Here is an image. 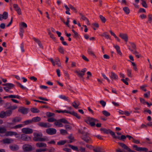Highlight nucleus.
Returning a JSON list of instances; mask_svg holds the SVG:
<instances>
[{
	"instance_id": "4be33fe9",
	"label": "nucleus",
	"mask_w": 152,
	"mask_h": 152,
	"mask_svg": "<svg viewBox=\"0 0 152 152\" xmlns=\"http://www.w3.org/2000/svg\"><path fill=\"white\" fill-rule=\"evenodd\" d=\"M36 146L39 148H45L47 147V145L45 143H36Z\"/></svg>"
},
{
	"instance_id": "79ce46f5",
	"label": "nucleus",
	"mask_w": 152,
	"mask_h": 152,
	"mask_svg": "<svg viewBox=\"0 0 152 152\" xmlns=\"http://www.w3.org/2000/svg\"><path fill=\"white\" fill-rule=\"evenodd\" d=\"M55 63H56V64L58 66H61V63L60 60L58 58H57L55 60Z\"/></svg>"
},
{
	"instance_id": "338daca9",
	"label": "nucleus",
	"mask_w": 152,
	"mask_h": 152,
	"mask_svg": "<svg viewBox=\"0 0 152 152\" xmlns=\"http://www.w3.org/2000/svg\"><path fill=\"white\" fill-rule=\"evenodd\" d=\"M56 119L53 118H50L48 119L47 121L49 122H55Z\"/></svg>"
},
{
	"instance_id": "c03bdc74",
	"label": "nucleus",
	"mask_w": 152,
	"mask_h": 152,
	"mask_svg": "<svg viewBox=\"0 0 152 152\" xmlns=\"http://www.w3.org/2000/svg\"><path fill=\"white\" fill-rule=\"evenodd\" d=\"M68 138L70 142L75 141L74 137L71 135H69Z\"/></svg>"
},
{
	"instance_id": "39448f33",
	"label": "nucleus",
	"mask_w": 152,
	"mask_h": 152,
	"mask_svg": "<svg viewBox=\"0 0 152 152\" xmlns=\"http://www.w3.org/2000/svg\"><path fill=\"white\" fill-rule=\"evenodd\" d=\"M100 131L106 134H110V135L113 137H115V133L109 129H107L104 128L100 129Z\"/></svg>"
},
{
	"instance_id": "dca6fc26",
	"label": "nucleus",
	"mask_w": 152,
	"mask_h": 152,
	"mask_svg": "<svg viewBox=\"0 0 152 152\" xmlns=\"http://www.w3.org/2000/svg\"><path fill=\"white\" fill-rule=\"evenodd\" d=\"M8 17V14L7 12H4L2 15L0 14V20H1L3 19H6Z\"/></svg>"
},
{
	"instance_id": "ea45409f",
	"label": "nucleus",
	"mask_w": 152,
	"mask_h": 152,
	"mask_svg": "<svg viewBox=\"0 0 152 152\" xmlns=\"http://www.w3.org/2000/svg\"><path fill=\"white\" fill-rule=\"evenodd\" d=\"M41 118L39 117H34L32 119V122H37L41 120Z\"/></svg>"
},
{
	"instance_id": "c9c22d12",
	"label": "nucleus",
	"mask_w": 152,
	"mask_h": 152,
	"mask_svg": "<svg viewBox=\"0 0 152 152\" xmlns=\"http://www.w3.org/2000/svg\"><path fill=\"white\" fill-rule=\"evenodd\" d=\"M9 98H17L18 99H20V96L18 95H9Z\"/></svg>"
},
{
	"instance_id": "6ab92c4d",
	"label": "nucleus",
	"mask_w": 152,
	"mask_h": 152,
	"mask_svg": "<svg viewBox=\"0 0 152 152\" xmlns=\"http://www.w3.org/2000/svg\"><path fill=\"white\" fill-rule=\"evenodd\" d=\"M10 149L12 151H16L19 149V147L17 145H10Z\"/></svg>"
},
{
	"instance_id": "de8ad7c7",
	"label": "nucleus",
	"mask_w": 152,
	"mask_h": 152,
	"mask_svg": "<svg viewBox=\"0 0 152 152\" xmlns=\"http://www.w3.org/2000/svg\"><path fill=\"white\" fill-rule=\"evenodd\" d=\"M17 106L16 104H14V105L10 106L9 107V108L11 110H13L17 109Z\"/></svg>"
},
{
	"instance_id": "e2e57ef3",
	"label": "nucleus",
	"mask_w": 152,
	"mask_h": 152,
	"mask_svg": "<svg viewBox=\"0 0 152 152\" xmlns=\"http://www.w3.org/2000/svg\"><path fill=\"white\" fill-rule=\"evenodd\" d=\"M99 18L102 22L104 23L105 22L106 19L103 16H102V15H100L99 16Z\"/></svg>"
},
{
	"instance_id": "f03ea898",
	"label": "nucleus",
	"mask_w": 152,
	"mask_h": 152,
	"mask_svg": "<svg viewBox=\"0 0 152 152\" xmlns=\"http://www.w3.org/2000/svg\"><path fill=\"white\" fill-rule=\"evenodd\" d=\"M56 112L58 113H66L70 114L75 116L78 119H80V116L78 115L77 113L73 111H69L66 110H56Z\"/></svg>"
},
{
	"instance_id": "c756f323",
	"label": "nucleus",
	"mask_w": 152,
	"mask_h": 152,
	"mask_svg": "<svg viewBox=\"0 0 152 152\" xmlns=\"http://www.w3.org/2000/svg\"><path fill=\"white\" fill-rule=\"evenodd\" d=\"M76 72L78 76L80 77H82L84 75V73L81 72V71H77Z\"/></svg>"
},
{
	"instance_id": "864d4df0",
	"label": "nucleus",
	"mask_w": 152,
	"mask_h": 152,
	"mask_svg": "<svg viewBox=\"0 0 152 152\" xmlns=\"http://www.w3.org/2000/svg\"><path fill=\"white\" fill-rule=\"evenodd\" d=\"M48 34L50 38H52L54 41L56 40V38L54 37V35L51 33L50 30L48 31Z\"/></svg>"
},
{
	"instance_id": "2f4dec72",
	"label": "nucleus",
	"mask_w": 152,
	"mask_h": 152,
	"mask_svg": "<svg viewBox=\"0 0 152 152\" xmlns=\"http://www.w3.org/2000/svg\"><path fill=\"white\" fill-rule=\"evenodd\" d=\"M100 35L102 37H104L105 38L107 39H111L109 36L108 35L106 32H104L103 34H101Z\"/></svg>"
},
{
	"instance_id": "20e7f679",
	"label": "nucleus",
	"mask_w": 152,
	"mask_h": 152,
	"mask_svg": "<svg viewBox=\"0 0 152 152\" xmlns=\"http://www.w3.org/2000/svg\"><path fill=\"white\" fill-rule=\"evenodd\" d=\"M33 140L35 141H39L41 137L42 136V134L38 131L34 132L33 133Z\"/></svg>"
},
{
	"instance_id": "09e8293b",
	"label": "nucleus",
	"mask_w": 152,
	"mask_h": 152,
	"mask_svg": "<svg viewBox=\"0 0 152 152\" xmlns=\"http://www.w3.org/2000/svg\"><path fill=\"white\" fill-rule=\"evenodd\" d=\"M60 133L61 134L63 135H65L67 134V131L64 129H61L60 130Z\"/></svg>"
},
{
	"instance_id": "f257e3e1",
	"label": "nucleus",
	"mask_w": 152,
	"mask_h": 152,
	"mask_svg": "<svg viewBox=\"0 0 152 152\" xmlns=\"http://www.w3.org/2000/svg\"><path fill=\"white\" fill-rule=\"evenodd\" d=\"M62 123L66 124H68V122L66 119L63 118L58 120H56L54 123V125L57 127H61L64 126Z\"/></svg>"
},
{
	"instance_id": "8fccbe9b",
	"label": "nucleus",
	"mask_w": 152,
	"mask_h": 152,
	"mask_svg": "<svg viewBox=\"0 0 152 152\" xmlns=\"http://www.w3.org/2000/svg\"><path fill=\"white\" fill-rule=\"evenodd\" d=\"M130 61L132 65L133 66V69L134 70H135V71H137V69L136 65L135 64L134 62L131 61Z\"/></svg>"
},
{
	"instance_id": "f3484780",
	"label": "nucleus",
	"mask_w": 152,
	"mask_h": 152,
	"mask_svg": "<svg viewBox=\"0 0 152 152\" xmlns=\"http://www.w3.org/2000/svg\"><path fill=\"white\" fill-rule=\"evenodd\" d=\"M110 78L112 80H116L118 78V75L113 72H111V75L110 76Z\"/></svg>"
},
{
	"instance_id": "0eeeda50",
	"label": "nucleus",
	"mask_w": 152,
	"mask_h": 152,
	"mask_svg": "<svg viewBox=\"0 0 152 152\" xmlns=\"http://www.w3.org/2000/svg\"><path fill=\"white\" fill-rule=\"evenodd\" d=\"M23 148L24 151L29 152L34 149L30 145L26 144L23 145Z\"/></svg>"
},
{
	"instance_id": "a211bd4d",
	"label": "nucleus",
	"mask_w": 152,
	"mask_h": 152,
	"mask_svg": "<svg viewBox=\"0 0 152 152\" xmlns=\"http://www.w3.org/2000/svg\"><path fill=\"white\" fill-rule=\"evenodd\" d=\"M18 111L23 114H26L28 113V109L23 107H20L18 110Z\"/></svg>"
},
{
	"instance_id": "473e14b6",
	"label": "nucleus",
	"mask_w": 152,
	"mask_h": 152,
	"mask_svg": "<svg viewBox=\"0 0 152 152\" xmlns=\"http://www.w3.org/2000/svg\"><path fill=\"white\" fill-rule=\"evenodd\" d=\"M24 32V29L21 27H20L19 34L21 38H22L23 36V33Z\"/></svg>"
},
{
	"instance_id": "1a4fd4ad",
	"label": "nucleus",
	"mask_w": 152,
	"mask_h": 152,
	"mask_svg": "<svg viewBox=\"0 0 152 152\" xmlns=\"http://www.w3.org/2000/svg\"><path fill=\"white\" fill-rule=\"evenodd\" d=\"M21 131L23 134H31L33 132V130L32 129L28 127L22 128Z\"/></svg>"
},
{
	"instance_id": "393cba45",
	"label": "nucleus",
	"mask_w": 152,
	"mask_h": 152,
	"mask_svg": "<svg viewBox=\"0 0 152 152\" xmlns=\"http://www.w3.org/2000/svg\"><path fill=\"white\" fill-rule=\"evenodd\" d=\"M67 146L71 148L73 150L75 151H76L78 152V148L77 146H74L68 144L67 145Z\"/></svg>"
},
{
	"instance_id": "3c124183",
	"label": "nucleus",
	"mask_w": 152,
	"mask_h": 152,
	"mask_svg": "<svg viewBox=\"0 0 152 152\" xmlns=\"http://www.w3.org/2000/svg\"><path fill=\"white\" fill-rule=\"evenodd\" d=\"M58 50L61 53L63 54L64 53V50L62 47L59 46L58 48Z\"/></svg>"
},
{
	"instance_id": "9b49d317",
	"label": "nucleus",
	"mask_w": 152,
	"mask_h": 152,
	"mask_svg": "<svg viewBox=\"0 0 152 152\" xmlns=\"http://www.w3.org/2000/svg\"><path fill=\"white\" fill-rule=\"evenodd\" d=\"M46 132L48 134L52 135L56 133V130L54 128H50L46 129Z\"/></svg>"
},
{
	"instance_id": "423d86ee",
	"label": "nucleus",
	"mask_w": 152,
	"mask_h": 152,
	"mask_svg": "<svg viewBox=\"0 0 152 152\" xmlns=\"http://www.w3.org/2000/svg\"><path fill=\"white\" fill-rule=\"evenodd\" d=\"M133 148L135 150L139 152H146L148 151V149L147 148L139 147L136 145H134Z\"/></svg>"
},
{
	"instance_id": "5fc2aeb1",
	"label": "nucleus",
	"mask_w": 152,
	"mask_h": 152,
	"mask_svg": "<svg viewBox=\"0 0 152 152\" xmlns=\"http://www.w3.org/2000/svg\"><path fill=\"white\" fill-rule=\"evenodd\" d=\"M86 149L85 148L80 147L79 149L78 148V151L77 152H86Z\"/></svg>"
},
{
	"instance_id": "e433bc0d",
	"label": "nucleus",
	"mask_w": 152,
	"mask_h": 152,
	"mask_svg": "<svg viewBox=\"0 0 152 152\" xmlns=\"http://www.w3.org/2000/svg\"><path fill=\"white\" fill-rule=\"evenodd\" d=\"M3 142H13V140L10 138H7L3 140Z\"/></svg>"
},
{
	"instance_id": "4c0bfd02",
	"label": "nucleus",
	"mask_w": 152,
	"mask_h": 152,
	"mask_svg": "<svg viewBox=\"0 0 152 152\" xmlns=\"http://www.w3.org/2000/svg\"><path fill=\"white\" fill-rule=\"evenodd\" d=\"M48 150V149L46 148H39L36 149V152H45L47 151Z\"/></svg>"
},
{
	"instance_id": "0e129e2a",
	"label": "nucleus",
	"mask_w": 152,
	"mask_h": 152,
	"mask_svg": "<svg viewBox=\"0 0 152 152\" xmlns=\"http://www.w3.org/2000/svg\"><path fill=\"white\" fill-rule=\"evenodd\" d=\"M131 69H128L127 70V75L129 77H131Z\"/></svg>"
},
{
	"instance_id": "4d7b16f0",
	"label": "nucleus",
	"mask_w": 152,
	"mask_h": 152,
	"mask_svg": "<svg viewBox=\"0 0 152 152\" xmlns=\"http://www.w3.org/2000/svg\"><path fill=\"white\" fill-rule=\"evenodd\" d=\"M123 10L124 12L127 14H128L129 13V9L127 7H125L123 8Z\"/></svg>"
},
{
	"instance_id": "37998d69",
	"label": "nucleus",
	"mask_w": 152,
	"mask_h": 152,
	"mask_svg": "<svg viewBox=\"0 0 152 152\" xmlns=\"http://www.w3.org/2000/svg\"><path fill=\"white\" fill-rule=\"evenodd\" d=\"M127 137H128L129 140H130L131 139L133 140V142H139L140 141L134 139L131 136L127 135H126Z\"/></svg>"
},
{
	"instance_id": "f704fd0d",
	"label": "nucleus",
	"mask_w": 152,
	"mask_h": 152,
	"mask_svg": "<svg viewBox=\"0 0 152 152\" xmlns=\"http://www.w3.org/2000/svg\"><path fill=\"white\" fill-rule=\"evenodd\" d=\"M59 97L61 99L67 101L68 102L70 101L68 98L65 95H60L59 96Z\"/></svg>"
},
{
	"instance_id": "49530a36",
	"label": "nucleus",
	"mask_w": 152,
	"mask_h": 152,
	"mask_svg": "<svg viewBox=\"0 0 152 152\" xmlns=\"http://www.w3.org/2000/svg\"><path fill=\"white\" fill-rule=\"evenodd\" d=\"M69 7V8L71 9L73 12H77V10L72 5L70 4H69L68 5Z\"/></svg>"
},
{
	"instance_id": "bb28decb",
	"label": "nucleus",
	"mask_w": 152,
	"mask_h": 152,
	"mask_svg": "<svg viewBox=\"0 0 152 152\" xmlns=\"http://www.w3.org/2000/svg\"><path fill=\"white\" fill-rule=\"evenodd\" d=\"M21 120V118L19 117H16L12 120V122L13 123L19 122Z\"/></svg>"
},
{
	"instance_id": "a878e982",
	"label": "nucleus",
	"mask_w": 152,
	"mask_h": 152,
	"mask_svg": "<svg viewBox=\"0 0 152 152\" xmlns=\"http://www.w3.org/2000/svg\"><path fill=\"white\" fill-rule=\"evenodd\" d=\"M113 47L115 48L116 49L117 53L120 55H121L122 53L121 51L120 50V48L119 46L117 45H113Z\"/></svg>"
},
{
	"instance_id": "2eb2a0df",
	"label": "nucleus",
	"mask_w": 152,
	"mask_h": 152,
	"mask_svg": "<svg viewBox=\"0 0 152 152\" xmlns=\"http://www.w3.org/2000/svg\"><path fill=\"white\" fill-rule=\"evenodd\" d=\"M119 36L125 42H127L128 40V37L127 34L120 33Z\"/></svg>"
},
{
	"instance_id": "5701e85b",
	"label": "nucleus",
	"mask_w": 152,
	"mask_h": 152,
	"mask_svg": "<svg viewBox=\"0 0 152 152\" xmlns=\"http://www.w3.org/2000/svg\"><path fill=\"white\" fill-rule=\"evenodd\" d=\"M33 39H34V41L37 42L39 45L40 48H43L42 45L39 40L38 39H37L34 37L33 38Z\"/></svg>"
},
{
	"instance_id": "aec40b11",
	"label": "nucleus",
	"mask_w": 152,
	"mask_h": 152,
	"mask_svg": "<svg viewBox=\"0 0 152 152\" xmlns=\"http://www.w3.org/2000/svg\"><path fill=\"white\" fill-rule=\"evenodd\" d=\"M82 138L83 140L86 142H90V138L87 136H85V134H83L82 137Z\"/></svg>"
},
{
	"instance_id": "ddd939ff",
	"label": "nucleus",
	"mask_w": 152,
	"mask_h": 152,
	"mask_svg": "<svg viewBox=\"0 0 152 152\" xmlns=\"http://www.w3.org/2000/svg\"><path fill=\"white\" fill-rule=\"evenodd\" d=\"M13 7L15 10L17 12L18 15H21L22 14L21 10L17 4H14Z\"/></svg>"
},
{
	"instance_id": "bf43d9fd",
	"label": "nucleus",
	"mask_w": 152,
	"mask_h": 152,
	"mask_svg": "<svg viewBox=\"0 0 152 152\" xmlns=\"http://www.w3.org/2000/svg\"><path fill=\"white\" fill-rule=\"evenodd\" d=\"M69 18H67V21L66 22H65L63 20H62V21L67 26L69 27Z\"/></svg>"
},
{
	"instance_id": "a18cd8bd",
	"label": "nucleus",
	"mask_w": 152,
	"mask_h": 152,
	"mask_svg": "<svg viewBox=\"0 0 152 152\" xmlns=\"http://www.w3.org/2000/svg\"><path fill=\"white\" fill-rule=\"evenodd\" d=\"M31 110L33 113H38L39 112V110L36 108H31Z\"/></svg>"
},
{
	"instance_id": "72a5a7b5",
	"label": "nucleus",
	"mask_w": 152,
	"mask_h": 152,
	"mask_svg": "<svg viewBox=\"0 0 152 152\" xmlns=\"http://www.w3.org/2000/svg\"><path fill=\"white\" fill-rule=\"evenodd\" d=\"M64 7L66 10V11L65 13L67 14L70 15V13L69 12L70 11V9L69 6L68 7L66 5L64 4Z\"/></svg>"
},
{
	"instance_id": "58836bf2",
	"label": "nucleus",
	"mask_w": 152,
	"mask_h": 152,
	"mask_svg": "<svg viewBox=\"0 0 152 152\" xmlns=\"http://www.w3.org/2000/svg\"><path fill=\"white\" fill-rule=\"evenodd\" d=\"M24 126V125L23 124H20L18 125H17L13 127H11V129H17L18 128H21L23 126Z\"/></svg>"
},
{
	"instance_id": "774afa93",
	"label": "nucleus",
	"mask_w": 152,
	"mask_h": 152,
	"mask_svg": "<svg viewBox=\"0 0 152 152\" xmlns=\"http://www.w3.org/2000/svg\"><path fill=\"white\" fill-rule=\"evenodd\" d=\"M54 114L50 112H48L46 113V115L47 117H50L53 116Z\"/></svg>"
},
{
	"instance_id": "13d9d810",
	"label": "nucleus",
	"mask_w": 152,
	"mask_h": 152,
	"mask_svg": "<svg viewBox=\"0 0 152 152\" xmlns=\"http://www.w3.org/2000/svg\"><path fill=\"white\" fill-rule=\"evenodd\" d=\"M12 111L11 110H9L5 112L6 116H8L11 115L12 114Z\"/></svg>"
},
{
	"instance_id": "7ed1b4c3",
	"label": "nucleus",
	"mask_w": 152,
	"mask_h": 152,
	"mask_svg": "<svg viewBox=\"0 0 152 152\" xmlns=\"http://www.w3.org/2000/svg\"><path fill=\"white\" fill-rule=\"evenodd\" d=\"M85 121L88 124H90L91 126H95V123L98 121L96 119L88 117L86 118Z\"/></svg>"
},
{
	"instance_id": "f8f14e48",
	"label": "nucleus",
	"mask_w": 152,
	"mask_h": 152,
	"mask_svg": "<svg viewBox=\"0 0 152 152\" xmlns=\"http://www.w3.org/2000/svg\"><path fill=\"white\" fill-rule=\"evenodd\" d=\"M20 139L23 141H30L31 140L30 137L24 134H22L21 135Z\"/></svg>"
},
{
	"instance_id": "a19ab883",
	"label": "nucleus",
	"mask_w": 152,
	"mask_h": 152,
	"mask_svg": "<svg viewBox=\"0 0 152 152\" xmlns=\"http://www.w3.org/2000/svg\"><path fill=\"white\" fill-rule=\"evenodd\" d=\"M32 119L31 120H28L24 121L23 123L24 124H23L24 126L25 125H28L32 123Z\"/></svg>"
},
{
	"instance_id": "4468645a",
	"label": "nucleus",
	"mask_w": 152,
	"mask_h": 152,
	"mask_svg": "<svg viewBox=\"0 0 152 152\" xmlns=\"http://www.w3.org/2000/svg\"><path fill=\"white\" fill-rule=\"evenodd\" d=\"M38 125L42 127L48 128L50 127L51 126L49 123L40 122L38 124Z\"/></svg>"
},
{
	"instance_id": "6e6d98bb",
	"label": "nucleus",
	"mask_w": 152,
	"mask_h": 152,
	"mask_svg": "<svg viewBox=\"0 0 152 152\" xmlns=\"http://www.w3.org/2000/svg\"><path fill=\"white\" fill-rule=\"evenodd\" d=\"M6 115L5 112L4 111H2L0 113V117L1 118H4Z\"/></svg>"
},
{
	"instance_id": "7c9ffc66",
	"label": "nucleus",
	"mask_w": 152,
	"mask_h": 152,
	"mask_svg": "<svg viewBox=\"0 0 152 152\" xmlns=\"http://www.w3.org/2000/svg\"><path fill=\"white\" fill-rule=\"evenodd\" d=\"M49 138L45 136L42 138L41 137L39 141L41 142H47L49 141Z\"/></svg>"
},
{
	"instance_id": "052dcab7",
	"label": "nucleus",
	"mask_w": 152,
	"mask_h": 152,
	"mask_svg": "<svg viewBox=\"0 0 152 152\" xmlns=\"http://www.w3.org/2000/svg\"><path fill=\"white\" fill-rule=\"evenodd\" d=\"M6 130L4 127H0V133H4L6 132Z\"/></svg>"
},
{
	"instance_id": "69168bd1",
	"label": "nucleus",
	"mask_w": 152,
	"mask_h": 152,
	"mask_svg": "<svg viewBox=\"0 0 152 152\" xmlns=\"http://www.w3.org/2000/svg\"><path fill=\"white\" fill-rule=\"evenodd\" d=\"M17 85L20 87L21 88L23 89H26V87L24 86L23 85H22L19 82H17Z\"/></svg>"
},
{
	"instance_id": "412c9836",
	"label": "nucleus",
	"mask_w": 152,
	"mask_h": 152,
	"mask_svg": "<svg viewBox=\"0 0 152 152\" xmlns=\"http://www.w3.org/2000/svg\"><path fill=\"white\" fill-rule=\"evenodd\" d=\"M72 106L76 109L78 108V106L80 105L79 102L78 101H75L72 103Z\"/></svg>"
},
{
	"instance_id": "6e6552de",
	"label": "nucleus",
	"mask_w": 152,
	"mask_h": 152,
	"mask_svg": "<svg viewBox=\"0 0 152 152\" xmlns=\"http://www.w3.org/2000/svg\"><path fill=\"white\" fill-rule=\"evenodd\" d=\"M3 85L5 86L4 87V89L6 92L9 91L11 89L14 87V85L11 83H7Z\"/></svg>"
},
{
	"instance_id": "b1692460",
	"label": "nucleus",
	"mask_w": 152,
	"mask_h": 152,
	"mask_svg": "<svg viewBox=\"0 0 152 152\" xmlns=\"http://www.w3.org/2000/svg\"><path fill=\"white\" fill-rule=\"evenodd\" d=\"M126 135L125 136L124 135H121L120 137L119 136H115V137H114L113 138H117L120 140L124 141V140L126 139Z\"/></svg>"
},
{
	"instance_id": "680f3d73",
	"label": "nucleus",
	"mask_w": 152,
	"mask_h": 152,
	"mask_svg": "<svg viewBox=\"0 0 152 152\" xmlns=\"http://www.w3.org/2000/svg\"><path fill=\"white\" fill-rule=\"evenodd\" d=\"M101 75L104 78V79H106L107 81L108 82V83H110V80L103 73H102Z\"/></svg>"
},
{
	"instance_id": "603ef678",
	"label": "nucleus",
	"mask_w": 152,
	"mask_h": 152,
	"mask_svg": "<svg viewBox=\"0 0 152 152\" xmlns=\"http://www.w3.org/2000/svg\"><path fill=\"white\" fill-rule=\"evenodd\" d=\"M102 113L103 114L106 116H108L110 115V114L106 110H104L102 111Z\"/></svg>"
},
{
	"instance_id": "c85d7f7f",
	"label": "nucleus",
	"mask_w": 152,
	"mask_h": 152,
	"mask_svg": "<svg viewBox=\"0 0 152 152\" xmlns=\"http://www.w3.org/2000/svg\"><path fill=\"white\" fill-rule=\"evenodd\" d=\"M129 49L135 55V56L137 58H139L140 57V55L137 52L136 50H134L133 51L130 48H129Z\"/></svg>"
},
{
	"instance_id": "cd10ccee",
	"label": "nucleus",
	"mask_w": 152,
	"mask_h": 152,
	"mask_svg": "<svg viewBox=\"0 0 152 152\" xmlns=\"http://www.w3.org/2000/svg\"><path fill=\"white\" fill-rule=\"evenodd\" d=\"M87 52L88 54L89 55H91L94 57H96L95 55L91 49L90 48H88L87 50Z\"/></svg>"
},
{
	"instance_id": "9d476101",
	"label": "nucleus",
	"mask_w": 152,
	"mask_h": 152,
	"mask_svg": "<svg viewBox=\"0 0 152 152\" xmlns=\"http://www.w3.org/2000/svg\"><path fill=\"white\" fill-rule=\"evenodd\" d=\"M5 135L6 136H12L13 135L16 136V137H19L20 136L18 134L15 132L12 131H8L5 132Z\"/></svg>"
}]
</instances>
